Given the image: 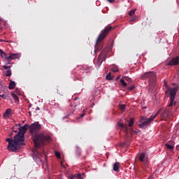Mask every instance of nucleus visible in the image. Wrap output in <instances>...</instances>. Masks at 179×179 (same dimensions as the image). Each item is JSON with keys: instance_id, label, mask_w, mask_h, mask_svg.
<instances>
[{"instance_id": "79ce46f5", "label": "nucleus", "mask_w": 179, "mask_h": 179, "mask_svg": "<svg viewBox=\"0 0 179 179\" xmlns=\"http://www.w3.org/2000/svg\"><path fill=\"white\" fill-rule=\"evenodd\" d=\"M58 93H59V94H61V96H63V95H64L63 93H62V94H61V92H58Z\"/></svg>"}, {"instance_id": "4c0bfd02", "label": "nucleus", "mask_w": 179, "mask_h": 179, "mask_svg": "<svg viewBox=\"0 0 179 179\" xmlns=\"http://www.w3.org/2000/svg\"><path fill=\"white\" fill-rule=\"evenodd\" d=\"M121 78V76H118L117 78H116V80H120V78Z\"/></svg>"}, {"instance_id": "dca6fc26", "label": "nucleus", "mask_w": 179, "mask_h": 179, "mask_svg": "<svg viewBox=\"0 0 179 179\" xmlns=\"http://www.w3.org/2000/svg\"><path fill=\"white\" fill-rule=\"evenodd\" d=\"M12 97L14 99V100H15V103H19V97L17 96V95L16 94L15 92H13L11 94Z\"/></svg>"}, {"instance_id": "a211bd4d", "label": "nucleus", "mask_w": 179, "mask_h": 179, "mask_svg": "<svg viewBox=\"0 0 179 179\" xmlns=\"http://www.w3.org/2000/svg\"><path fill=\"white\" fill-rule=\"evenodd\" d=\"M135 122V119L134 117H131L130 120H127V122H129L128 127H132L134 125V122Z\"/></svg>"}, {"instance_id": "39448f33", "label": "nucleus", "mask_w": 179, "mask_h": 179, "mask_svg": "<svg viewBox=\"0 0 179 179\" xmlns=\"http://www.w3.org/2000/svg\"><path fill=\"white\" fill-rule=\"evenodd\" d=\"M143 79H148L150 87L156 85V73L155 72H147L141 76Z\"/></svg>"}, {"instance_id": "20e7f679", "label": "nucleus", "mask_w": 179, "mask_h": 179, "mask_svg": "<svg viewBox=\"0 0 179 179\" xmlns=\"http://www.w3.org/2000/svg\"><path fill=\"white\" fill-rule=\"evenodd\" d=\"M160 113H162V109H159L155 115H151L149 118L146 117H141L138 124L139 128L143 129V128H146V127L150 125V122H152V121H153V120H155Z\"/></svg>"}, {"instance_id": "423d86ee", "label": "nucleus", "mask_w": 179, "mask_h": 179, "mask_svg": "<svg viewBox=\"0 0 179 179\" xmlns=\"http://www.w3.org/2000/svg\"><path fill=\"white\" fill-rule=\"evenodd\" d=\"M108 53V49H103L101 52L100 55L98 57V61H97V65H99V66H100V65L103 64V62L106 59Z\"/></svg>"}, {"instance_id": "412c9836", "label": "nucleus", "mask_w": 179, "mask_h": 179, "mask_svg": "<svg viewBox=\"0 0 179 179\" xmlns=\"http://www.w3.org/2000/svg\"><path fill=\"white\" fill-rule=\"evenodd\" d=\"M4 60L8 61V62H10V61H12L10 55H6Z\"/></svg>"}, {"instance_id": "b1692460", "label": "nucleus", "mask_w": 179, "mask_h": 179, "mask_svg": "<svg viewBox=\"0 0 179 179\" xmlns=\"http://www.w3.org/2000/svg\"><path fill=\"white\" fill-rule=\"evenodd\" d=\"M106 80H112L113 78H111V73H109L106 76Z\"/></svg>"}, {"instance_id": "9b49d317", "label": "nucleus", "mask_w": 179, "mask_h": 179, "mask_svg": "<svg viewBox=\"0 0 179 179\" xmlns=\"http://www.w3.org/2000/svg\"><path fill=\"white\" fill-rule=\"evenodd\" d=\"M27 131V124H24L23 127L19 128V132L17 134H20L24 136V134Z\"/></svg>"}, {"instance_id": "3c124183", "label": "nucleus", "mask_w": 179, "mask_h": 179, "mask_svg": "<svg viewBox=\"0 0 179 179\" xmlns=\"http://www.w3.org/2000/svg\"><path fill=\"white\" fill-rule=\"evenodd\" d=\"M149 179H150V178H149Z\"/></svg>"}, {"instance_id": "5701e85b", "label": "nucleus", "mask_w": 179, "mask_h": 179, "mask_svg": "<svg viewBox=\"0 0 179 179\" xmlns=\"http://www.w3.org/2000/svg\"><path fill=\"white\" fill-rule=\"evenodd\" d=\"M165 146L167 148V149H170L171 150H173V149H174V146L173 145H171L169 143H166Z\"/></svg>"}, {"instance_id": "f03ea898", "label": "nucleus", "mask_w": 179, "mask_h": 179, "mask_svg": "<svg viewBox=\"0 0 179 179\" xmlns=\"http://www.w3.org/2000/svg\"><path fill=\"white\" fill-rule=\"evenodd\" d=\"M6 142H8V150L10 152H17L20 145H24V136L21 134H17L13 138H6Z\"/></svg>"}, {"instance_id": "e433bc0d", "label": "nucleus", "mask_w": 179, "mask_h": 179, "mask_svg": "<svg viewBox=\"0 0 179 179\" xmlns=\"http://www.w3.org/2000/svg\"><path fill=\"white\" fill-rule=\"evenodd\" d=\"M108 1V2H110V3H113V2H114V1H115V0H107Z\"/></svg>"}, {"instance_id": "473e14b6", "label": "nucleus", "mask_w": 179, "mask_h": 179, "mask_svg": "<svg viewBox=\"0 0 179 179\" xmlns=\"http://www.w3.org/2000/svg\"><path fill=\"white\" fill-rule=\"evenodd\" d=\"M135 89V87L132 85L131 87H129L128 90L131 92Z\"/></svg>"}, {"instance_id": "ea45409f", "label": "nucleus", "mask_w": 179, "mask_h": 179, "mask_svg": "<svg viewBox=\"0 0 179 179\" xmlns=\"http://www.w3.org/2000/svg\"><path fill=\"white\" fill-rule=\"evenodd\" d=\"M71 115V114H69L67 116H66L64 118H69V117Z\"/></svg>"}, {"instance_id": "c03bdc74", "label": "nucleus", "mask_w": 179, "mask_h": 179, "mask_svg": "<svg viewBox=\"0 0 179 179\" xmlns=\"http://www.w3.org/2000/svg\"><path fill=\"white\" fill-rule=\"evenodd\" d=\"M36 110H40V108L37 107Z\"/></svg>"}, {"instance_id": "58836bf2", "label": "nucleus", "mask_w": 179, "mask_h": 179, "mask_svg": "<svg viewBox=\"0 0 179 179\" xmlns=\"http://www.w3.org/2000/svg\"><path fill=\"white\" fill-rule=\"evenodd\" d=\"M78 178H81V177H82V175H80V174H78Z\"/></svg>"}, {"instance_id": "4468645a", "label": "nucleus", "mask_w": 179, "mask_h": 179, "mask_svg": "<svg viewBox=\"0 0 179 179\" xmlns=\"http://www.w3.org/2000/svg\"><path fill=\"white\" fill-rule=\"evenodd\" d=\"M15 87H16V83H15V81H10L9 86H8V89L10 90H13V89H15Z\"/></svg>"}, {"instance_id": "de8ad7c7", "label": "nucleus", "mask_w": 179, "mask_h": 179, "mask_svg": "<svg viewBox=\"0 0 179 179\" xmlns=\"http://www.w3.org/2000/svg\"><path fill=\"white\" fill-rule=\"evenodd\" d=\"M62 167H65V166L62 165Z\"/></svg>"}, {"instance_id": "49530a36", "label": "nucleus", "mask_w": 179, "mask_h": 179, "mask_svg": "<svg viewBox=\"0 0 179 179\" xmlns=\"http://www.w3.org/2000/svg\"><path fill=\"white\" fill-rule=\"evenodd\" d=\"M40 158V155H38V159H39Z\"/></svg>"}, {"instance_id": "7c9ffc66", "label": "nucleus", "mask_w": 179, "mask_h": 179, "mask_svg": "<svg viewBox=\"0 0 179 179\" xmlns=\"http://www.w3.org/2000/svg\"><path fill=\"white\" fill-rule=\"evenodd\" d=\"M112 71H113V72H117L118 71V68H117V67H113V69H112Z\"/></svg>"}, {"instance_id": "393cba45", "label": "nucleus", "mask_w": 179, "mask_h": 179, "mask_svg": "<svg viewBox=\"0 0 179 179\" xmlns=\"http://www.w3.org/2000/svg\"><path fill=\"white\" fill-rule=\"evenodd\" d=\"M173 104H174V99L170 98V103L169 104V107H173Z\"/></svg>"}, {"instance_id": "37998d69", "label": "nucleus", "mask_w": 179, "mask_h": 179, "mask_svg": "<svg viewBox=\"0 0 179 179\" xmlns=\"http://www.w3.org/2000/svg\"><path fill=\"white\" fill-rule=\"evenodd\" d=\"M29 115H31V112L29 111Z\"/></svg>"}, {"instance_id": "a19ab883", "label": "nucleus", "mask_w": 179, "mask_h": 179, "mask_svg": "<svg viewBox=\"0 0 179 179\" xmlns=\"http://www.w3.org/2000/svg\"><path fill=\"white\" fill-rule=\"evenodd\" d=\"M176 150H179V145H177V146H176Z\"/></svg>"}, {"instance_id": "c756f323", "label": "nucleus", "mask_w": 179, "mask_h": 179, "mask_svg": "<svg viewBox=\"0 0 179 179\" xmlns=\"http://www.w3.org/2000/svg\"><path fill=\"white\" fill-rule=\"evenodd\" d=\"M120 109L122 111H124V110H125V105H120Z\"/></svg>"}, {"instance_id": "ddd939ff", "label": "nucleus", "mask_w": 179, "mask_h": 179, "mask_svg": "<svg viewBox=\"0 0 179 179\" xmlns=\"http://www.w3.org/2000/svg\"><path fill=\"white\" fill-rule=\"evenodd\" d=\"M117 125H118V127L122 128V129H124V132L126 134H128V125L124 124L123 123H121V122H118Z\"/></svg>"}, {"instance_id": "2f4dec72", "label": "nucleus", "mask_w": 179, "mask_h": 179, "mask_svg": "<svg viewBox=\"0 0 179 179\" xmlns=\"http://www.w3.org/2000/svg\"><path fill=\"white\" fill-rule=\"evenodd\" d=\"M3 69H10V66H3Z\"/></svg>"}, {"instance_id": "6e6552de", "label": "nucleus", "mask_w": 179, "mask_h": 179, "mask_svg": "<svg viewBox=\"0 0 179 179\" xmlns=\"http://www.w3.org/2000/svg\"><path fill=\"white\" fill-rule=\"evenodd\" d=\"M179 64V56L173 57L171 61L167 64L169 66H174L176 65H178Z\"/></svg>"}, {"instance_id": "09e8293b", "label": "nucleus", "mask_w": 179, "mask_h": 179, "mask_svg": "<svg viewBox=\"0 0 179 179\" xmlns=\"http://www.w3.org/2000/svg\"><path fill=\"white\" fill-rule=\"evenodd\" d=\"M87 69V71H89V69Z\"/></svg>"}, {"instance_id": "c9c22d12", "label": "nucleus", "mask_w": 179, "mask_h": 179, "mask_svg": "<svg viewBox=\"0 0 179 179\" xmlns=\"http://www.w3.org/2000/svg\"><path fill=\"white\" fill-rule=\"evenodd\" d=\"M0 97H2V99H6L7 96L6 94H1L0 95Z\"/></svg>"}, {"instance_id": "2eb2a0df", "label": "nucleus", "mask_w": 179, "mask_h": 179, "mask_svg": "<svg viewBox=\"0 0 179 179\" xmlns=\"http://www.w3.org/2000/svg\"><path fill=\"white\" fill-rule=\"evenodd\" d=\"M113 171L117 172L120 171V163L119 162H115L113 164Z\"/></svg>"}, {"instance_id": "0eeeda50", "label": "nucleus", "mask_w": 179, "mask_h": 179, "mask_svg": "<svg viewBox=\"0 0 179 179\" xmlns=\"http://www.w3.org/2000/svg\"><path fill=\"white\" fill-rule=\"evenodd\" d=\"M139 160L140 162H141L142 163H143V164L145 165V169H148V156H146V152H142L140 156H139Z\"/></svg>"}, {"instance_id": "aec40b11", "label": "nucleus", "mask_w": 179, "mask_h": 179, "mask_svg": "<svg viewBox=\"0 0 179 179\" xmlns=\"http://www.w3.org/2000/svg\"><path fill=\"white\" fill-rule=\"evenodd\" d=\"M0 55L1 58H3L4 59L6 57V54L5 53V52H3V50H2V49H0Z\"/></svg>"}, {"instance_id": "a18cd8bd", "label": "nucleus", "mask_w": 179, "mask_h": 179, "mask_svg": "<svg viewBox=\"0 0 179 179\" xmlns=\"http://www.w3.org/2000/svg\"><path fill=\"white\" fill-rule=\"evenodd\" d=\"M29 107H31V104H29Z\"/></svg>"}, {"instance_id": "72a5a7b5", "label": "nucleus", "mask_w": 179, "mask_h": 179, "mask_svg": "<svg viewBox=\"0 0 179 179\" xmlns=\"http://www.w3.org/2000/svg\"><path fill=\"white\" fill-rule=\"evenodd\" d=\"M135 20H136V18L135 17H133L130 20V23L132 22H135Z\"/></svg>"}, {"instance_id": "f257e3e1", "label": "nucleus", "mask_w": 179, "mask_h": 179, "mask_svg": "<svg viewBox=\"0 0 179 179\" xmlns=\"http://www.w3.org/2000/svg\"><path fill=\"white\" fill-rule=\"evenodd\" d=\"M40 129H41V124L38 122L33 123L29 127V132L32 136L34 146L38 149L41 148V146H44L45 142H50L51 140L50 135L44 133H38Z\"/></svg>"}, {"instance_id": "8fccbe9b", "label": "nucleus", "mask_w": 179, "mask_h": 179, "mask_svg": "<svg viewBox=\"0 0 179 179\" xmlns=\"http://www.w3.org/2000/svg\"><path fill=\"white\" fill-rule=\"evenodd\" d=\"M0 41H2V39H0Z\"/></svg>"}, {"instance_id": "a878e982", "label": "nucleus", "mask_w": 179, "mask_h": 179, "mask_svg": "<svg viewBox=\"0 0 179 179\" xmlns=\"http://www.w3.org/2000/svg\"><path fill=\"white\" fill-rule=\"evenodd\" d=\"M122 78H123L124 80H126L127 82H131V78L128 77V76H123Z\"/></svg>"}, {"instance_id": "1a4fd4ad", "label": "nucleus", "mask_w": 179, "mask_h": 179, "mask_svg": "<svg viewBox=\"0 0 179 179\" xmlns=\"http://www.w3.org/2000/svg\"><path fill=\"white\" fill-rule=\"evenodd\" d=\"M177 90H178V88H177V87H175L169 90V93H170L169 99H176V94H177Z\"/></svg>"}, {"instance_id": "f8f14e48", "label": "nucleus", "mask_w": 179, "mask_h": 179, "mask_svg": "<svg viewBox=\"0 0 179 179\" xmlns=\"http://www.w3.org/2000/svg\"><path fill=\"white\" fill-rule=\"evenodd\" d=\"M168 117H169V111L166 109H163L161 113L162 120H167Z\"/></svg>"}, {"instance_id": "f3484780", "label": "nucleus", "mask_w": 179, "mask_h": 179, "mask_svg": "<svg viewBox=\"0 0 179 179\" xmlns=\"http://www.w3.org/2000/svg\"><path fill=\"white\" fill-rule=\"evenodd\" d=\"M120 82V85H121L122 87H127V83H125L124 79L121 78Z\"/></svg>"}, {"instance_id": "bb28decb", "label": "nucleus", "mask_w": 179, "mask_h": 179, "mask_svg": "<svg viewBox=\"0 0 179 179\" xmlns=\"http://www.w3.org/2000/svg\"><path fill=\"white\" fill-rule=\"evenodd\" d=\"M136 10V9L130 10L129 13V16H134V15H135Z\"/></svg>"}, {"instance_id": "cd10ccee", "label": "nucleus", "mask_w": 179, "mask_h": 179, "mask_svg": "<svg viewBox=\"0 0 179 179\" xmlns=\"http://www.w3.org/2000/svg\"><path fill=\"white\" fill-rule=\"evenodd\" d=\"M55 155L56 156V157H57V159H61V153L59 152H55Z\"/></svg>"}, {"instance_id": "f704fd0d", "label": "nucleus", "mask_w": 179, "mask_h": 179, "mask_svg": "<svg viewBox=\"0 0 179 179\" xmlns=\"http://www.w3.org/2000/svg\"><path fill=\"white\" fill-rule=\"evenodd\" d=\"M5 23V21H3V19L0 17V24H3Z\"/></svg>"}, {"instance_id": "4be33fe9", "label": "nucleus", "mask_w": 179, "mask_h": 179, "mask_svg": "<svg viewBox=\"0 0 179 179\" xmlns=\"http://www.w3.org/2000/svg\"><path fill=\"white\" fill-rule=\"evenodd\" d=\"M6 76L7 77H10L12 76V70H10V69H9L8 70H7L6 73Z\"/></svg>"}, {"instance_id": "6ab92c4d", "label": "nucleus", "mask_w": 179, "mask_h": 179, "mask_svg": "<svg viewBox=\"0 0 179 179\" xmlns=\"http://www.w3.org/2000/svg\"><path fill=\"white\" fill-rule=\"evenodd\" d=\"M10 57H11V60L12 59H17V58H19V55L17 53H14V54H10Z\"/></svg>"}, {"instance_id": "7ed1b4c3", "label": "nucleus", "mask_w": 179, "mask_h": 179, "mask_svg": "<svg viewBox=\"0 0 179 179\" xmlns=\"http://www.w3.org/2000/svg\"><path fill=\"white\" fill-rule=\"evenodd\" d=\"M114 28L112 26L106 27L103 30H102L98 36L96 40V43L94 48V52H97V51H100L101 48H103V43L101 41L108 36L110 31H113Z\"/></svg>"}, {"instance_id": "c85d7f7f", "label": "nucleus", "mask_w": 179, "mask_h": 179, "mask_svg": "<svg viewBox=\"0 0 179 179\" xmlns=\"http://www.w3.org/2000/svg\"><path fill=\"white\" fill-rule=\"evenodd\" d=\"M83 113H82L81 115H80V116L77 118L78 120H79V118H83V117H85V110H83Z\"/></svg>"}, {"instance_id": "9d476101", "label": "nucleus", "mask_w": 179, "mask_h": 179, "mask_svg": "<svg viewBox=\"0 0 179 179\" xmlns=\"http://www.w3.org/2000/svg\"><path fill=\"white\" fill-rule=\"evenodd\" d=\"M11 117H12V109L8 108L6 110V111L3 115V118H4V120H8V118H10Z\"/></svg>"}]
</instances>
